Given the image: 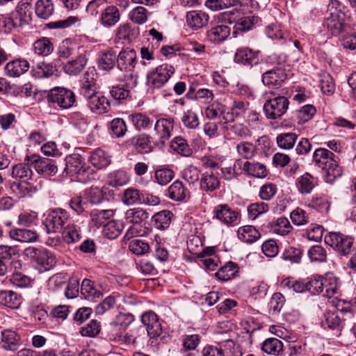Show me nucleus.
Here are the masks:
<instances>
[{"instance_id": "7c9ffc66", "label": "nucleus", "mask_w": 356, "mask_h": 356, "mask_svg": "<svg viewBox=\"0 0 356 356\" xmlns=\"http://www.w3.org/2000/svg\"><path fill=\"white\" fill-rule=\"evenodd\" d=\"M87 61L88 59L86 54L84 53H80L76 59L70 60L65 65L64 70L69 75H77L83 70Z\"/></svg>"}, {"instance_id": "393cba45", "label": "nucleus", "mask_w": 356, "mask_h": 356, "mask_svg": "<svg viewBox=\"0 0 356 356\" xmlns=\"http://www.w3.org/2000/svg\"><path fill=\"white\" fill-rule=\"evenodd\" d=\"M10 237L21 243H33L38 238V234L28 229L15 228L9 232Z\"/></svg>"}, {"instance_id": "2f4dec72", "label": "nucleus", "mask_w": 356, "mask_h": 356, "mask_svg": "<svg viewBox=\"0 0 356 356\" xmlns=\"http://www.w3.org/2000/svg\"><path fill=\"white\" fill-rule=\"evenodd\" d=\"M172 216V213L168 210L157 212L152 217V225L159 230H165L169 227Z\"/></svg>"}, {"instance_id": "a878e982", "label": "nucleus", "mask_w": 356, "mask_h": 356, "mask_svg": "<svg viewBox=\"0 0 356 356\" xmlns=\"http://www.w3.org/2000/svg\"><path fill=\"white\" fill-rule=\"evenodd\" d=\"M118 55L115 50L112 48L107 49L99 56L98 60L99 67L105 71H110L117 64Z\"/></svg>"}, {"instance_id": "0eeeda50", "label": "nucleus", "mask_w": 356, "mask_h": 356, "mask_svg": "<svg viewBox=\"0 0 356 356\" xmlns=\"http://www.w3.org/2000/svg\"><path fill=\"white\" fill-rule=\"evenodd\" d=\"M325 243L341 255L348 254L353 245V238L339 232H330L325 235Z\"/></svg>"}, {"instance_id": "2eb2a0df", "label": "nucleus", "mask_w": 356, "mask_h": 356, "mask_svg": "<svg viewBox=\"0 0 356 356\" xmlns=\"http://www.w3.org/2000/svg\"><path fill=\"white\" fill-rule=\"evenodd\" d=\"M174 120L172 118H160L155 123L154 131L161 143L165 144L170 138L173 131Z\"/></svg>"}, {"instance_id": "5701e85b", "label": "nucleus", "mask_w": 356, "mask_h": 356, "mask_svg": "<svg viewBox=\"0 0 356 356\" xmlns=\"http://www.w3.org/2000/svg\"><path fill=\"white\" fill-rule=\"evenodd\" d=\"M89 161L97 169H104L111 163V155L101 148H97L91 152Z\"/></svg>"}, {"instance_id": "a19ab883", "label": "nucleus", "mask_w": 356, "mask_h": 356, "mask_svg": "<svg viewBox=\"0 0 356 356\" xmlns=\"http://www.w3.org/2000/svg\"><path fill=\"white\" fill-rule=\"evenodd\" d=\"M11 189L19 198L31 196L36 191V188L26 181L14 182L11 186Z\"/></svg>"}, {"instance_id": "de8ad7c7", "label": "nucleus", "mask_w": 356, "mask_h": 356, "mask_svg": "<svg viewBox=\"0 0 356 356\" xmlns=\"http://www.w3.org/2000/svg\"><path fill=\"white\" fill-rule=\"evenodd\" d=\"M220 186V181L216 176L213 174L205 173L200 180V188L205 191H213Z\"/></svg>"}, {"instance_id": "a18cd8bd", "label": "nucleus", "mask_w": 356, "mask_h": 356, "mask_svg": "<svg viewBox=\"0 0 356 356\" xmlns=\"http://www.w3.org/2000/svg\"><path fill=\"white\" fill-rule=\"evenodd\" d=\"M261 348L268 355H278L283 349V344L278 339L269 338L263 343Z\"/></svg>"}, {"instance_id": "e433bc0d", "label": "nucleus", "mask_w": 356, "mask_h": 356, "mask_svg": "<svg viewBox=\"0 0 356 356\" xmlns=\"http://www.w3.org/2000/svg\"><path fill=\"white\" fill-rule=\"evenodd\" d=\"M296 186L300 193L309 194L315 186V179L309 173L305 172L297 179Z\"/></svg>"}, {"instance_id": "f704fd0d", "label": "nucleus", "mask_w": 356, "mask_h": 356, "mask_svg": "<svg viewBox=\"0 0 356 356\" xmlns=\"http://www.w3.org/2000/svg\"><path fill=\"white\" fill-rule=\"evenodd\" d=\"M238 273V265L229 261L218 269L215 275L219 280L227 282L235 277Z\"/></svg>"}, {"instance_id": "20e7f679", "label": "nucleus", "mask_w": 356, "mask_h": 356, "mask_svg": "<svg viewBox=\"0 0 356 356\" xmlns=\"http://www.w3.org/2000/svg\"><path fill=\"white\" fill-rule=\"evenodd\" d=\"M72 220L69 213L65 209L56 208L47 211L43 224L47 233H56L60 232L65 225L70 223Z\"/></svg>"}, {"instance_id": "37998d69", "label": "nucleus", "mask_w": 356, "mask_h": 356, "mask_svg": "<svg viewBox=\"0 0 356 356\" xmlns=\"http://www.w3.org/2000/svg\"><path fill=\"white\" fill-rule=\"evenodd\" d=\"M114 211L113 209H94L91 211L90 217L95 226L104 225L106 220L113 217Z\"/></svg>"}, {"instance_id": "6e6552de", "label": "nucleus", "mask_w": 356, "mask_h": 356, "mask_svg": "<svg viewBox=\"0 0 356 356\" xmlns=\"http://www.w3.org/2000/svg\"><path fill=\"white\" fill-rule=\"evenodd\" d=\"M47 99L49 102L62 109L70 108L76 102L75 95L72 90L60 87L51 89Z\"/></svg>"}, {"instance_id": "f03ea898", "label": "nucleus", "mask_w": 356, "mask_h": 356, "mask_svg": "<svg viewBox=\"0 0 356 356\" xmlns=\"http://www.w3.org/2000/svg\"><path fill=\"white\" fill-rule=\"evenodd\" d=\"M65 172L71 177H75L78 181L87 183L92 179V170L86 165L83 157L78 154L66 156Z\"/></svg>"}, {"instance_id": "3c124183", "label": "nucleus", "mask_w": 356, "mask_h": 356, "mask_svg": "<svg viewBox=\"0 0 356 356\" xmlns=\"http://www.w3.org/2000/svg\"><path fill=\"white\" fill-rule=\"evenodd\" d=\"M258 17L255 16H245L240 18L234 26V33L238 31H248L252 26L257 22Z\"/></svg>"}, {"instance_id": "13d9d810", "label": "nucleus", "mask_w": 356, "mask_h": 356, "mask_svg": "<svg viewBox=\"0 0 356 356\" xmlns=\"http://www.w3.org/2000/svg\"><path fill=\"white\" fill-rule=\"evenodd\" d=\"M81 293L88 299L99 298L102 295L101 292L94 287L92 281L88 279H84L82 281Z\"/></svg>"}, {"instance_id": "f257e3e1", "label": "nucleus", "mask_w": 356, "mask_h": 356, "mask_svg": "<svg viewBox=\"0 0 356 356\" xmlns=\"http://www.w3.org/2000/svg\"><path fill=\"white\" fill-rule=\"evenodd\" d=\"M313 162L325 172L326 183L332 184L342 175V169L334 159V154L325 148H318L313 153Z\"/></svg>"}, {"instance_id": "cd10ccee", "label": "nucleus", "mask_w": 356, "mask_h": 356, "mask_svg": "<svg viewBox=\"0 0 356 356\" xmlns=\"http://www.w3.org/2000/svg\"><path fill=\"white\" fill-rule=\"evenodd\" d=\"M120 18L119 9L114 6L107 7L101 14L100 22L104 27H111L117 24Z\"/></svg>"}, {"instance_id": "b1692460", "label": "nucleus", "mask_w": 356, "mask_h": 356, "mask_svg": "<svg viewBox=\"0 0 356 356\" xmlns=\"http://www.w3.org/2000/svg\"><path fill=\"white\" fill-rule=\"evenodd\" d=\"M88 100V106L92 112L102 114L108 111L110 103L107 98L100 93L91 97Z\"/></svg>"}, {"instance_id": "39448f33", "label": "nucleus", "mask_w": 356, "mask_h": 356, "mask_svg": "<svg viewBox=\"0 0 356 356\" xmlns=\"http://www.w3.org/2000/svg\"><path fill=\"white\" fill-rule=\"evenodd\" d=\"M174 67L168 64H162L147 74V85L153 88H161L174 74Z\"/></svg>"}, {"instance_id": "338daca9", "label": "nucleus", "mask_w": 356, "mask_h": 356, "mask_svg": "<svg viewBox=\"0 0 356 356\" xmlns=\"http://www.w3.org/2000/svg\"><path fill=\"white\" fill-rule=\"evenodd\" d=\"M308 256L312 261H325L327 258L326 250L318 245L312 246L308 250Z\"/></svg>"}, {"instance_id": "864d4df0", "label": "nucleus", "mask_w": 356, "mask_h": 356, "mask_svg": "<svg viewBox=\"0 0 356 356\" xmlns=\"http://www.w3.org/2000/svg\"><path fill=\"white\" fill-rule=\"evenodd\" d=\"M122 74L118 76V80L122 82V86L128 89L134 88L138 84V76L134 73V71L130 72H121Z\"/></svg>"}, {"instance_id": "4d7b16f0", "label": "nucleus", "mask_w": 356, "mask_h": 356, "mask_svg": "<svg viewBox=\"0 0 356 356\" xmlns=\"http://www.w3.org/2000/svg\"><path fill=\"white\" fill-rule=\"evenodd\" d=\"M33 172L30 166L26 163H19L13 166L11 175L16 179H26L31 177Z\"/></svg>"}, {"instance_id": "412c9836", "label": "nucleus", "mask_w": 356, "mask_h": 356, "mask_svg": "<svg viewBox=\"0 0 356 356\" xmlns=\"http://www.w3.org/2000/svg\"><path fill=\"white\" fill-rule=\"evenodd\" d=\"M29 63L25 59H15L8 62L4 68L5 73L10 77H19L29 69Z\"/></svg>"}, {"instance_id": "0e129e2a", "label": "nucleus", "mask_w": 356, "mask_h": 356, "mask_svg": "<svg viewBox=\"0 0 356 356\" xmlns=\"http://www.w3.org/2000/svg\"><path fill=\"white\" fill-rule=\"evenodd\" d=\"M131 252L137 255H142L147 253L149 250V244L138 238L132 239L129 244Z\"/></svg>"}, {"instance_id": "bf43d9fd", "label": "nucleus", "mask_w": 356, "mask_h": 356, "mask_svg": "<svg viewBox=\"0 0 356 356\" xmlns=\"http://www.w3.org/2000/svg\"><path fill=\"white\" fill-rule=\"evenodd\" d=\"M171 147L175 152L185 156H190L192 152L186 140L181 137H176L172 140L171 142Z\"/></svg>"}, {"instance_id": "f3484780", "label": "nucleus", "mask_w": 356, "mask_h": 356, "mask_svg": "<svg viewBox=\"0 0 356 356\" xmlns=\"http://www.w3.org/2000/svg\"><path fill=\"white\" fill-rule=\"evenodd\" d=\"M285 70L282 67H275L262 74V83L268 87H277L286 79Z\"/></svg>"}, {"instance_id": "5fc2aeb1", "label": "nucleus", "mask_w": 356, "mask_h": 356, "mask_svg": "<svg viewBox=\"0 0 356 356\" xmlns=\"http://www.w3.org/2000/svg\"><path fill=\"white\" fill-rule=\"evenodd\" d=\"M238 0H207L205 6L211 10L226 9L237 4Z\"/></svg>"}, {"instance_id": "c85d7f7f", "label": "nucleus", "mask_w": 356, "mask_h": 356, "mask_svg": "<svg viewBox=\"0 0 356 356\" xmlns=\"http://www.w3.org/2000/svg\"><path fill=\"white\" fill-rule=\"evenodd\" d=\"M32 4L29 0H21L18 2L15 11L19 18V25L28 24L31 19Z\"/></svg>"}, {"instance_id": "473e14b6", "label": "nucleus", "mask_w": 356, "mask_h": 356, "mask_svg": "<svg viewBox=\"0 0 356 356\" xmlns=\"http://www.w3.org/2000/svg\"><path fill=\"white\" fill-rule=\"evenodd\" d=\"M231 29L225 24H219L212 27L207 33L209 40L215 43L224 41L230 35Z\"/></svg>"}, {"instance_id": "680f3d73", "label": "nucleus", "mask_w": 356, "mask_h": 356, "mask_svg": "<svg viewBox=\"0 0 356 356\" xmlns=\"http://www.w3.org/2000/svg\"><path fill=\"white\" fill-rule=\"evenodd\" d=\"M316 113V108L311 104H307L296 111L299 124H303L311 120Z\"/></svg>"}, {"instance_id": "603ef678", "label": "nucleus", "mask_w": 356, "mask_h": 356, "mask_svg": "<svg viewBox=\"0 0 356 356\" xmlns=\"http://www.w3.org/2000/svg\"><path fill=\"white\" fill-rule=\"evenodd\" d=\"M128 181L129 177L124 170H115L108 175V184L112 186H123Z\"/></svg>"}, {"instance_id": "dca6fc26", "label": "nucleus", "mask_w": 356, "mask_h": 356, "mask_svg": "<svg viewBox=\"0 0 356 356\" xmlns=\"http://www.w3.org/2000/svg\"><path fill=\"white\" fill-rule=\"evenodd\" d=\"M259 51L248 47L237 49L234 55V61L244 65L252 66L259 63Z\"/></svg>"}, {"instance_id": "1a4fd4ad", "label": "nucleus", "mask_w": 356, "mask_h": 356, "mask_svg": "<svg viewBox=\"0 0 356 356\" xmlns=\"http://www.w3.org/2000/svg\"><path fill=\"white\" fill-rule=\"evenodd\" d=\"M330 6L335 8V11L332 12L330 15L326 18L324 25L330 34L337 35L344 29L345 15L341 11V3L337 0H332Z\"/></svg>"}, {"instance_id": "423d86ee", "label": "nucleus", "mask_w": 356, "mask_h": 356, "mask_svg": "<svg viewBox=\"0 0 356 356\" xmlns=\"http://www.w3.org/2000/svg\"><path fill=\"white\" fill-rule=\"evenodd\" d=\"M333 305L335 306L336 309L333 311H328L325 314L324 325L332 330L339 331L343 326L346 320L345 316L350 317L352 313L346 309L345 307L340 308V304L343 303L341 300L335 302L334 300L332 301Z\"/></svg>"}, {"instance_id": "c9c22d12", "label": "nucleus", "mask_w": 356, "mask_h": 356, "mask_svg": "<svg viewBox=\"0 0 356 356\" xmlns=\"http://www.w3.org/2000/svg\"><path fill=\"white\" fill-rule=\"evenodd\" d=\"M22 302L21 296L13 291H0V304L11 309H17Z\"/></svg>"}, {"instance_id": "4c0bfd02", "label": "nucleus", "mask_w": 356, "mask_h": 356, "mask_svg": "<svg viewBox=\"0 0 356 356\" xmlns=\"http://www.w3.org/2000/svg\"><path fill=\"white\" fill-rule=\"evenodd\" d=\"M238 237L242 241L252 243L260 238V233L254 227L245 225L238 229Z\"/></svg>"}, {"instance_id": "6e6d98bb", "label": "nucleus", "mask_w": 356, "mask_h": 356, "mask_svg": "<svg viewBox=\"0 0 356 356\" xmlns=\"http://www.w3.org/2000/svg\"><path fill=\"white\" fill-rule=\"evenodd\" d=\"M86 199L92 204H99L104 198V191L102 188L97 186H92L84 192Z\"/></svg>"}, {"instance_id": "69168bd1", "label": "nucleus", "mask_w": 356, "mask_h": 356, "mask_svg": "<svg viewBox=\"0 0 356 356\" xmlns=\"http://www.w3.org/2000/svg\"><path fill=\"white\" fill-rule=\"evenodd\" d=\"M181 122L186 128L191 129H196L200 124L197 115L192 110H188L184 113Z\"/></svg>"}, {"instance_id": "49530a36", "label": "nucleus", "mask_w": 356, "mask_h": 356, "mask_svg": "<svg viewBox=\"0 0 356 356\" xmlns=\"http://www.w3.org/2000/svg\"><path fill=\"white\" fill-rule=\"evenodd\" d=\"M129 118L134 127L138 130L146 129L151 124L149 118L142 113H132L129 115Z\"/></svg>"}, {"instance_id": "8fccbe9b", "label": "nucleus", "mask_w": 356, "mask_h": 356, "mask_svg": "<svg viewBox=\"0 0 356 356\" xmlns=\"http://www.w3.org/2000/svg\"><path fill=\"white\" fill-rule=\"evenodd\" d=\"M238 154L245 159H251L257 154L256 147L250 142H241L236 146Z\"/></svg>"}, {"instance_id": "7ed1b4c3", "label": "nucleus", "mask_w": 356, "mask_h": 356, "mask_svg": "<svg viewBox=\"0 0 356 356\" xmlns=\"http://www.w3.org/2000/svg\"><path fill=\"white\" fill-rule=\"evenodd\" d=\"M24 254L41 271L49 270L57 262L55 255L43 248L29 247L25 249Z\"/></svg>"}, {"instance_id": "ea45409f", "label": "nucleus", "mask_w": 356, "mask_h": 356, "mask_svg": "<svg viewBox=\"0 0 356 356\" xmlns=\"http://www.w3.org/2000/svg\"><path fill=\"white\" fill-rule=\"evenodd\" d=\"M36 15L42 19H48L54 13V6L51 0H38L35 5Z\"/></svg>"}, {"instance_id": "6ab92c4d", "label": "nucleus", "mask_w": 356, "mask_h": 356, "mask_svg": "<svg viewBox=\"0 0 356 356\" xmlns=\"http://www.w3.org/2000/svg\"><path fill=\"white\" fill-rule=\"evenodd\" d=\"M60 232L63 239L66 243H74L81 238V230L78 220H72Z\"/></svg>"}, {"instance_id": "c756f323", "label": "nucleus", "mask_w": 356, "mask_h": 356, "mask_svg": "<svg viewBox=\"0 0 356 356\" xmlns=\"http://www.w3.org/2000/svg\"><path fill=\"white\" fill-rule=\"evenodd\" d=\"M242 170L248 176L264 178L267 176V169L264 163L259 162H244Z\"/></svg>"}, {"instance_id": "72a5a7b5", "label": "nucleus", "mask_w": 356, "mask_h": 356, "mask_svg": "<svg viewBox=\"0 0 356 356\" xmlns=\"http://www.w3.org/2000/svg\"><path fill=\"white\" fill-rule=\"evenodd\" d=\"M33 47L34 53L41 56H47L50 55L54 49V46L51 40L46 37H42L35 40Z\"/></svg>"}, {"instance_id": "bb28decb", "label": "nucleus", "mask_w": 356, "mask_h": 356, "mask_svg": "<svg viewBox=\"0 0 356 356\" xmlns=\"http://www.w3.org/2000/svg\"><path fill=\"white\" fill-rule=\"evenodd\" d=\"M19 254L15 246L0 245V261L10 264L15 269L20 268L22 264L19 260H12L14 256Z\"/></svg>"}, {"instance_id": "f8f14e48", "label": "nucleus", "mask_w": 356, "mask_h": 356, "mask_svg": "<svg viewBox=\"0 0 356 356\" xmlns=\"http://www.w3.org/2000/svg\"><path fill=\"white\" fill-rule=\"evenodd\" d=\"M213 218L227 226H233L237 224L240 215L238 211L232 209L226 204H220L216 206L213 209Z\"/></svg>"}, {"instance_id": "052dcab7", "label": "nucleus", "mask_w": 356, "mask_h": 356, "mask_svg": "<svg viewBox=\"0 0 356 356\" xmlns=\"http://www.w3.org/2000/svg\"><path fill=\"white\" fill-rule=\"evenodd\" d=\"M111 134L116 138L123 137L127 131L125 122L121 118H115L111 122Z\"/></svg>"}, {"instance_id": "4be33fe9", "label": "nucleus", "mask_w": 356, "mask_h": 356, "mask_svg": "<svg viewBox=\"0 0 356 356\" xmlns=\"http://www.w3.org/2000/svg\"><path fill=\"white\" fill-rule=\"evenodd\" d=\"M186 23L193 29H199L208 24L209 15L202 10H192L186 14Z\"/></svg>"}, {"instance_id": "9b49d317", "label": "nucleus", "mask_w": 356, "mask_h": 356, "mask_svg": "<svg viewBox=\"0 0 356 356\" xmlns=\"http://www.w3.org/2000/svg\"><path fill=\"white\" fill-rule=\"evenodd\" d=\"M289 102L284 96H279L268 100L264 105L266 117L275 120L282 116L288 109Z\"/></svg>"}, {"instance_id": "e2e57ef3", "label": "nucleus", "mask_w": 356, "mask_h": 356, "mask_svg": "<svg viewBox=\"0 0 356 356\" xmlns=\"http://www.w3.org/2000/svg\"><path fill=\"white\" fill-rule=\"evenodd\" d=\"M292 229V227L286 218H279L272 227L273 233L285 236L288 234Z\"/></svg>"}, {"instance_id": "ddd939ff", "label": "nucleus", "mask_w": 356, "mask_h": 356, "mask_svg": "<svg viewBox=\"0 0 356 356\" xmlns=\"http://www.w3.org/2000/svg\"><path fill=\"white\" fill-rule=\"evenodd\" d=\"M141 321L146 327L149 337L157 340L163 332L159 316L154 312L149 311L141 316Z\"/></svg>"}, {"instance_id": "09e8293b", "label": "nucleus", "mask_w": 356, "mask_h": 356, "mask_svg": "<svg viewBox=\"0 0 356 356\" xmlns=\"http://www.w3.org/2000/svg\"><path fill=\"white\" fill-rule=\"evenodd\" d=\"M297 140V135L294 133H284L277 136V145L284 149H291Z\"/></svg>"}, {"instance_id": "58836bf2", "label": "nucleus", "mask_w": 356, "mask_h": 356, "mask_svg": "<svg viewBox=\"0 0 356 356\" xmlns=\"http://www.w3.org/2000/svg\"><path fill=\"white\" fill-rule=\"evenodd\" d=\"M124 225L119 220H110L104 225L102 233L109 239L116 238L122 232Z\"/></svg>"}, {"instance_id": "9d476101", "label": "nucleus", "mask_w": 356, "mask_h": 356, "mask_svg": "<svg viewBox=\"0 0 356 356\" xmlns=\"http://www.w3.org/2000/svg\"><path fill=\"white\" fill-rule=\"evenodd\" d=\"M149 217L148 213L142 208H132L125 212L124 218L128 223L134 225L127 231L125 237L129 238L139 234V232L134 226L141 225L145 223Z\"/></svg>"}, {"instance_id": "aec40b11", "label": "nucleus", "mask_w": 356, "mask_h": 356, "mask_svg": "<svg viewBox=\"0 0 356 356\" xmlns=\"http://www.w3.org/2000/svg\"><path fill=\"white\" fill-rule=\"evenodd\" d=\"M36 172L44 176H54L58 172V166L54 160L39 157L33 161Z\"/></svg>"}, {"instance_id": "774afa93", "label": "nucleus", "mask_w": 356, "mask_h": 356, "mask_svg": "<svg viewBox=\"0 0 356 356\" xmlns=\"http://www.w3.org/2000/svg\"><path fill=\"white\" fill-rule=\"evenodd\" d=\"M269 209L268 204L261 202L250 204L248 207L249 217L255 219L259 215L266 213Z\"/></svg>"}, {"instance_id": "a211bd4d", "label": "nucleus", "mask_w": 356, "mask_h": 356, "mask_svg": "<svg viewBox=\"0 0 356 356\" xmlns=\"http://www.w3.org/2000/svg\"><path fill=\"white\" fill-rule=\"evenodd\" d=\"M21 337L15 331L10 329L1 332V346L7 351L15 352L20 346Z\"/></svg>"}, {"instance_id": "4468645a", "label": "nucleus", "mask_w": 356, "mask_h": 356, "mask_svg": "<svg viewBox=\"0 0 356 356\" xmlns=\"http://www.w3.org/2000/svg\"><path fill=\"white\" fill-rule=\"evenodd\" d=\"M136 63L137 54L134 49H123L118 54L117 67L120 72L134 71Z\"/></svg>"}, {"instance_id": "c03bdc74", "label": "nucleus", "mask_w": 356, "mask_h": 356, "mask_svg": "<svg viewBox=\"0 0 356 356\" xmlns=\"http://www.w3.org/2000/svg\"><path fill=\"white\" fill-rule=\"evenodd\" d=\"M186 190L183 183L180 181H175L168 188V197L175 201H181L186 197Z\"/></svg>"}, {"instance_id": "79ce46f5", "label": "nucleus", "mask_w": 356, "mask_h": 356, "mask_svg": "<svg viewBox=\"0 0 356 356\" xmlns=\"http://www.w3.org/2000/svg\"><path fill=\"white\" fill-rule=\"evenodd\" d=\"M54 72V67L51 63L40 62L33 67L32 74L35 78H47L51 76Z\"/></svg>"}]
</instances>
